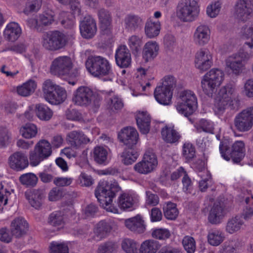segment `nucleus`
<instances>
[{"label": "nucleus", "instance_id": "nucleus-39", "mask_svg": "<svg viewBox=\"0 0 253 253\" xmlns=\"http://www.w3.org/2000/svg\"><path fill=\"white\" fill-rule=\"evenodd\" d=\"M160 29V23L159 21H148L145 24V32L148 38H153L158 36Z\"/></svg>", "mask_w": 253, "mask_h": 253}, {"label": "nucleus", "instance_id": "nucleus-1", "mask_svg": "<svg viewBox=\"0 0 253 253\" xmlns=\"http://www.w3.org/2000/svg\"><path fill=\"white\" fill-rule=\"evenodd\" d=\"M121 188L116 182L106 180L100 181L95 190V195L100 206L106 211L114 213H119L118 209L112 204L113 198Z\"/></svg>", "mask_w": 253, "mask_h": 253}, {"label": "nucleus", "instance_id": "nucleus-3", "mask_svg": "<svg viewBox=\"0 0 253 253\" xmlns=\"http://www.w3.org/2000/svg\"><path fill=\"white\" fill-rule=\"evenodd\" d=\"M222 157L226 161L232 159L234 163H239L245 155V143L243 141H236L230 146L227 140L221 141L219 146Z\"/></svg>", "mask_w": 253, "mask_h": 253}, {"label": "nucleus", "instance_id": "nucleus-22", "mask_svg": "<svg viewBox=\"0 0 253 253\" xmlns=\"http://www.w3.org/2000/svg\"><path fill=\"white\" fill-rule=\"evenodd\" d=\"M98 16L102 34L109 35L111 34V25L112 21L110 12L104 8H101L98 10Z\"/></svg>", "mask_w": 253, "mask_h": 253}, {"label": "nucleus", "instance_id": "nucleus-61", "mask_svg": "<svg viewBox=\"0 0 253 253\" xmlns=\"http://www.w3.org/2000/svg\"><path fill=\"white\" fill-rule=\"evenodd\" d=\"M109 108L114 111L121 109L124 104L122 99L117 96L111 97L108 101Z\"/></svg>", "mask_w": 253, "mask_h": 253}, {"label": "nucleus", "instance_id": "nucleus-43", "mask_svg": "<svg viewBox=\"0 0 253 253\" xmlns=\"http://www.w3.org/2000/svg\"><path fill=\"white\" fill-rule=\"evenodd\" d=\"M164 213L165 217L168 219L174 220L178 214L176 205L173 203H168L164 207Z\"/></svg>", "mask_w": 253, "mask_h": 253}, {"label": "nucleus", "instance_id": "nucleus-44", "mask_svg": "<svg viewBox=\"0 0 253 253\" xmlns=\"http://www.w3.org/2000/svg\"><path fill=\"white\" fill-rule=\"evenodd\" d=\"M224 236L220 231L215 230L209 232L208 236V242L212 246H217L224 240Z\"/></svg>", "mask_w": 253, "mask_h": 253}, {"label": "nucleus", "instance_id": "nucleus-20", "mask_svg": "<svg viewBox=\"0 0 253 253\" xmlns=\"http://www.w3.org/2000/svg\"><path fill=\"white\" fill-rule=\"evenodd\" d=\"M125 225L131 231L137 233H143L146 230L144 221L140 215L125 220Z\"/></svg>", "mask_w": 253, "mask_h": 253}, {"label": "nucleus", "instance_id": "nucleus-37", "mask_svg": "<svg viewBox=\"0 0 253 253\" xmlns=\"http://www.w3.org/2000/svg\"><path fill=\"white\" fill-rule=\"evenodd\" d=\"M134 200L132 197L128 194H123L119 199L118 206L121 210L131 211L134 209Z\"/></svg>", "mask_w": 253, "mask_h": 253}, {"label": "nucleus", "instance_id": "nucleus-5", "mask_svg": "<svg viewBox=\"0 0 253 253\" xmlns=\"http://www.w3.org/2000/svg\"><path fill=\"white\" fill-rule=\"evenodd\" d=\"M200 7L195 0H181L176 7V14L178 18L184 22H191L199 16Z\"/></svg>", "mask_w": 253, "mask_h": 253}, {"label": "nucleus", "instance_id": "nucleus-29", "mask_svg": "<svg viewBox=\"0 0 253 253\" xmlns=\"http://www.w3.org/2000/svg\"><path fill=\"white\" fill-rule=\"evenodd\" d=\"M21 33V30L19 25L15 22L9 23L4 31V38L9 42H15L20 37Z\"/></svg>", "mask_w": 253, "mask_h": 253}, {"label": "nucleus", "instance_id": "nucleus-51", "mask_svg": "<svg viewBox=\"0 0 253 253\" xmlns=\"http://www.w3.org/2000/svg\"><path fill=\"white\" fill-rule=\"evenodd\" d=\"M118 245L115 242L107 241L101 244L98 248V253H115Z\"/></svg>", "mask_w": 253, "mask_h": 253}, {"label": "nucleus", "instance_id": "nucleus-27", "mask_svg": "<svg viewBox=\"0 0 253 253\" xmlns=\"http://www.w3.org/2000/svg\"><path fill=\"white\" fill-rule=\"evenodd\" d=\"M68 137L70 145L76 149L90 141L89 139L80 131H72L68 133Z\"/></svg>", "mask_w": 253, "mask_h": 253}, {"label": "nucleus", "instance_id": "nucleus-58", "mask_svg": "<svg viewBox=\"0 0 253 253\" xmlns=\"http://www.w3.org/2000/svg\"><path fill=\"white\" fill-rule=\"evenodd\" d=\"M232 102L226 99L219 98L216 96L215 102V112L218 113H223Z\"/></svg>", "mask_w": 253, "mask_h": 253}, {"label": "nucleus", "instance_id": "nucleus-11", "mask_svg": "<svg viewBox=\"0 0 253 253\" xmlns=\"http://www.w3.org/2000/svg\"><path fill=\"white\" fill-rule=\"evenodd\" d=\"M94 97L95 94L91 88L81 86L74 92L72 100L77 105L86 107L91 103Z\"/></svg>", "mask_w": 253, "mask_h": 253}, {"label": "nucleus", "instance_id": "nucleus-33", "mask_svg": "<svg viewBox=\"0 0 253 253\" xmlns=\"http://www.w3.org/2000/svg\"><path fill=\"white\" fill-rule=\"evenodd\" d=\"M161 134L163 139L168 143H175L180 138V134L176 130L168 126L162 129Z\"/></svg>", "mask_w": 253, "mask_h": 253}, {"label": "nucleus", "instance_id": "nucleus-42", "mask_svg": "<svg viewBox=\"0 0 253 253\" xmlns=\"http://www.w3.org/2000/svg\"><path fill=\"white\" fill-rule=\"evenodd\" d=\"M94 161L98 164L105 165L107 163L108 152L102 147H96L94 149Z\"/></svg>", "mask_w": 253, "mask_h": 253}, {"label": "nucleus", "instance_id": "nucleus-21", "mask_svg": "<svg viewBox=\"0 0 253 253\" xmlns=\"http://www.w3.org/2000/svg\"><path fill=\"white\" fill-rule=\"evenodd\" d=\"M210 30L206 25H200L196 28L194 34V40L195 43L199 45L203 46L207 44L210 39Z\"/></svg>", "mask_w": 253, "mask_h": 253}, {"label": "nucleus", "instance_id": "nucleus-9", "mask_svg": "<svg viewBox=\"0 0 253 253\" xmlns=\"http://www.w3.org/2000/svg\"><path fill=\"white\" fill-rule=\"evenodd\" d=\"M180 100L176 106L177 111L185 117H189L195 111L197 105V98L191 90H184L179 94Z\"/></svg>", "mask_w": 253, "mask_h": 253}, {"label": "nucleus", "instance_id": "nucleus-24", "mask_svg": "<svg viewBox=\"0 0 253 253\" xmlns=\"http://www.w3.org/2000/svg\"><path fill=\"white\" fill-rule=\"evenodd\" d=\"M25 196L33 207L39 209L42 205L45 193L43 190L33 189L29 193L26 192Z\"/></svg>", "mask_w": 253, "mask_h": 253}, {"label": "nucleus", "instance_id": "nucleus-62", "mask_svg": "<svg viewBox=\"0 0 253 253\" xmlns=\"http://www.w3.org/2000/svg\"><path fill=\"white\" fill-rule=\"evenodd\" d=\"M54 21L53 16L51 14L45 13L40 15L39 17V23L40 27L42 26H47L52 24Z\"/></svg>", "mask_w": 253, "mask_h": 253}, {"label": "nucleus", "instance_id": "nucleus-49", "mask_svg": "<svg viewBox=\"0 0 253 253\" xmlns=\"http://www.w3.org/2000/svg\"><path fill=\"white\" fill-rule=\"evenodd\" d=\"M19 181L23 185L27 186H34L38 181V177L33 173H27L21 175Z\"/></svg>", "mask_w": 253, "mask_h": 253}, {"label": "nucleus", "instance_id": "nucleus-28", "mask_svg": "<svg viewBox=\"0 0 253 253\" xmlns=\"http://www.w3.org/2000/svg\"><path fill=\"white\" fill-rule=\"evenodd\" d=\"M245 60H242L238 54H236L229 57L226 60V66L230 68L234 74L238 75L244 69V65L243 62Z\"/></svg>", "mask_w": 253, "mask_h": 253}, {"label": "nucleus", "instance_id": "nucleus-48", "mask_svg": "<svg viewBox=\"0 0 253 253\" xmlns=\"http://www.w3.org/2000/svg\"><path fill=\"white\" fill-rule=\"evenodd\" d=\"M194 146L191 143H185L182 146V155L186 161H191L196 156Z\"/></svg>", "mask_w": 253, "mask_h": 253}, {"label": "nucleus", "instance_id": "nucleus-6", "mask_svg": "<svg viewBox=\"0 0 253 253\" xmlns=\"http://www.w3.org/2000/svg\"><path fill=\"white\" fill-rule=\"evenodd\" d=\"M224 73L218 69H212L207 73L201 81V86L204 93L212 97L223 80Z\"/></svg>", "mask_w": 253, "mask_h": 253}, {"label": "nucleus", "instance_id": "nucleus-23", "mask_svg": "<svg viewBox=\"0 0 253 253\" xmlns=\"http://www.w3.org/2000/svg\"><path fill=\"white\" fill-rule=\"evenodd\" d=\"M154 94L156 100L160 104L169 105L171 103L172 92L167 89L165 86L160 85L156 87Z\"/></svg>", "mask_w": 253, "mask_h": 253}, {"label": "nucleus", "instance_id": "nucleus-31", "mask_svg": "<svg viewBox=\"0 0 253 253\" xmlns=\"http://www.w3.org/2000/svg\"><path fill=\"white\" fill-rule=\"evenodd\" d=\"M111 230L112 227L108 223L104 221H100L96 225L94 231V235L92 237L93 240L96 241L101 240L107 237Z\"/></svg>", "mask_w": 253, "mask_h": 253}, {"label": "nucleus", "instance_id": "nucleus-56", "mask_svg": "<svg viewBox=\"0 0 253 253\" xmlns=\"http://www.w3.org/2000/svg\"><path fill=\"white\" fill-rule=\"evenodd\" d=\"M184 249L187 253H194L196 250V245L194 239L190 236L185 237L182 241Z\"/></svg>", "mask_w": 253, "mask_h": 253}, {"label": "nucleus", "instance_id": "nucleus-2", "mask_svg": "<svg viewBox=\"0 0 253 253\" xmlns=\"http://www.w3.org/2000/svg\"><path fill=\"white\" fill-rule=\"evenodd\" d=\"M72 68L73 63L69 57L59 56L52 61L50 72L51 74L60 77L76 78L79 73L77 69H72Z\"/></svg>", "mask_w": 253, "mask_h": 253}, {"label": "nucleus", "instance_id": "nucleus-7", "mask_svg": "<svg viewBox=\"0 0 253 253\" xmlns=\"http://www.w3.org/2000/svg\"><path fill=\"white\" fill-rule=\"evenodd\" d=\"M42 91L46 100L52 104H61L67 98L65 89L55 84L50 80H47L44 82L42 84Z\"/></svg>", "mask_w": 253, "mask_h": 253}, {"label": "nucleus", "instance_id": "nucleus-50", "mask_svg": "<svg viewBox=\"0 0 253 253\" xmlns=\"http://www.w3.org/2000/svg\"><path fill=\"white\" fill-rule=\"evenodd\" d=\"M63 213L61 211H56L51 213L48 217V223L53 226H58L63 224Z\"/></svg>", "mask_w": 253, "mask_h": 253}, {"label": "nucleus", "instance_id": "nucleus-32", "mask_svg": "<svg viewBox=\"0 0 253 253\" xmlns=\"http://www.w3.org/2000/svg\"><path fill=\"white\" fill-rule=\"evenodd\" d=\"M35 110L37 117L42 121H49L53 116L52 110L43 103L36 104L35 106Z\"/></svg>", "mask_w": 253, "mask_h": 253}, {"label": "nucleus", "instance_id": "nucleus-60", "mask_svg": "<svg viewBox=\"0 0 253 253\" xmlns=\"http://www.w3.org/2000/svg\"><path fill=\"white\" fill-rule=\"evenodd\" d=\"M152 236L157 239L164 240L170 237V233L167 229L158 228L153 230Z\"/></svg>", "mask_w": 253, "mask_h": 253}, {"label": "nucleus", "instance_id": "nucleus-26", "mask_svg": "<svg viewBox=\"0 0 253 253\" xmlns=\"http://www.w3.org/2000/svg\"><path fill=\"white\" fill-rule=\"evenodd\" d=\"M136 123L141 133L146 134L150 128L151 119L146 112H139L135 117Z\"/></svg>", "mask_w": 253, "mask_h": 253}, {"label": "nucleus", "instance_id": "nucleus-47", "mask_svg": "<svg viewBox=\"0 0 253 253\" xmlns=\"http://www.w3.org/2000/svg\"><path fill=\"white\" fill-rule=\"evenodd\" d=\"M122 248L126 253H138V245L133 240L125 239L122 242Z\"/></svg>", "mask_w": 253, "mask_h": 253}, {"label": "nucleus", "instance_id": "nucleus-10", "mask_svg": "<svg viewBox=\"0 0 253 253\" xmlns=\"http://www.w3.org/2000/svg\"><path fill=\"white\" fill-rule=\"evenodd\" d=\"M234 124L236 129L240 132L250 130L253 126V106L239 113L234 119Z\"/></svg>", "mask_w": 253, "mask_h": 253}, {"label": "nucleus", "instance_id": "nucleus-19", "mask_svg": "<svg viewBox=\"0 0 253 253\" xmlns=\"http://www.w3.org/2000/svg\"><path fill=\"white\" fill-rule=\"evenodd\" d=\"M28 230V223L22 217L14 218L11 222V233L16 238H20L25 235Z\"/></svg>", "mask_w": 253, "mask_h": 253}, {"label": "nucleus", "instance_id": "nucleus-13", "mask_svg": "<svg viewBox=\"0 0 253 253\" xmlns=\"http://www.w3.org/2000/svg\"><path fill=\"white\" fill-rule=\"evenodd\" d=\"M120 141L128 148L134 147L138 139L137 130L132 127H126L122 129L118 134Z\"/></svg>", "mask_w": 253, "mask_h": 253}, {"label": "nucleus", "instance_id": "nucleus-14", "mask_svg": "<svg viewBox=\"0 0 253 253\" xmlns=\"http://www.w3.org/2000/svg\"><path fill=\"white\" fill-rule=\"evenodd\" d=\"M8 164L11 169L19 171L27 168L29 163L26 154L17 151L10 156L8 158Z\"/></svg>", "mask_w": 253, "mask_h": 253}, {"label": "nucleus", "instance_id": "nucleus-12", "mask_svg": "<svg viewBox=\"0 0 253 253\" xmlns=\"http://www.w3.org/2000/svg\"><path fill=\"white\" fill-rule=\"evenodd\" d=\"M253 11V0H239L235 5V15L242 21L248 20Z\"/></svg>", "mask_w": 253, "mask_h": 253}, {"label": "nucleus", "instance_id": "nucleus-41", "mask_svg": "<svg viewBox=\"0 0 253 253\" xmlns=\"http://www.w3.org/2000/svg\"><path fill=\"white\" fill-rule=\"evenodd\" d=\"M242 60H248L253 57V39L251 42H245L237 53Z\"/></svg>", "mask_w": 253, "mask_h": 253}, {"label": "nucleus", "instance_id": "nucleus-36", "mask_svg": "<svg viewBox=\"0 0 253 253\" xmlns=\"http://www.w3.org/2000/svg\"><path fill=\"white\" fill-rule=\"evenodd\" d=\"M235 85L232 83H229L222 86L219 90L217 96L219 98H222L233 102L235 93Z\"/></svg>", "mask_w": 253, "mask_h": 253}, {"label": "nucleus", "instance_id": "nucleus-46", "mask_svg": "<svg viewBox=\"0 0 253 253\" xmlns=\"http://www.w3.org/2000/svg\"><path fill=\"white\" fill-rule=\"evenodd\" d=\"M243 224V222L241 217L236 216L228 220L226 225V231L230 233H233L239 230Z\"/></svg>", "mask_w": 253, "mask_h": 253}, {"label": "nucleus", "instance_id": "nucleus-45", "mask_svg": "<svg viewBox=\"0 0 253 253\" xmlns=\"http://www.w3.org/2000/svg\"><path fill=\"white\" fill-rule=\"evenodd\" d=\"M20 132L24 137L29 139L36 135L38 129L36 126L34 124L28 123L21 128Z\"/></svg>", "mask_w": 253, "mask_h": 253}, {"label": "nucleus", "instance_id": "nucleus-63", "mask_svg": "<svg viewBox=\"0 0 253 253\" xmlns=\"http://www.w3.org/2000/svg\"><path fill=\"white\" fill-rule=\"evenodd\" d=\"M143 159L151 167L154 169L158 165L157 158L156 155L150 151H147L144 155Z\"/></svg>", "mask_w": 253, "mask_h": 253}, {"label": "nucleus", "instance_id": "nucleus-64", "mask_svg": "<svg viewBox=\"0 0 253 253\" xmlns=\"http://www.w3.org/2000/svg\"><path fill=\"white\" fill-rule=\"evenodd\" d=\"M220 5L219 2H215L208 6L207 13L211 18L215 17L219 13L220 10Z\"/></svg>", "mask_w": 253, "mask_h": 253}, {"label": "nucleus", "instance_id": "nucleus-57", "mask_svg": "<svg viewBox=\"0 0 253 253\" xmlns=\"http://www.w3.org/2000/svg\"><path fill=\"white\" fill-rule=\"evenodd\" d=\"M46 159L34 148V150L31 151L29 154L30 165L35 167L38 166L42 161Z\"/></svg>", "mask_w": 253, "mask_h": 253}, {"label": "nucleus", "instance_id": "nucleus-17", "mask_svg": "<svg viewBox=\"0 0 253 253\" xmlns=\"http://www.w3.org/2000/svg\"><path fill=\"white\" fill-rule=\"evenodd\" d=\"M115 60L117 65L122 68H126L130 66L131 54L126 45H121L116 50Z\"/></svg>", "mask_w": 253, "mask_h": 253}, {"label": "nucleus", "instance_id": "nucleus-38", "mask_svg": "<svg viewBox=\"0 0 253 253\" xmlns=\"http://www.w3.org/2000/svg\"><path fill=\"white\" fill-rule=\"evenodd\" d=\"M160 247L159 242L154 240H149L141 244L139 251L140 253H156Z\"/></svg>", "mask_w": 253, "mask_h": 253}, {"label": "nucleus", "instance_id": "nucleus-52", "mask_svg": "<svg viewBox=\"0 0 253 253\" xmlns=\"http://www.w3.org/2000/svg\"><path fill=\"white\" fill-rule=\"evenodd\" d=\"M12 140L11 134L5 127L0 128V146L5 147L9 145Z\"/></svg>", "mask_w": 253, "mask_h": 253}, {"label": "nucleus", "instance_id": "nucleus-54", "mask_svg": "<svg viewBox=\"0 0 253 253\" xmlns=\"http://www.w3.org/2000/svg\"><path fill=\"white\" fill-rule=\"evenodd\" d=\"M151 165H149L143 158L141 162L136 164L134 166V170L141 174H148L154 169L151 167Z\"/></svg>", "mask_w": 253, "mask_h": 253}, {"label": "nucleus", "instance_id": "nucleus-18", "mask_svg": "<svg viewBox=\"0 0 253 253\" xmlns=\"http://www.w3.org/2000/svg\"><path fill=\"white\" fill-rule=\"evenodd\" d=\"M226 214V211L223 204L215 203L210 211L208 219L211 224L216 225L220 223Z\"/></svg>", "mask_w": 253, "mask_h": 253}, {"label": "nucleus", "instance_id": "nucleus-15", "mask_svg": "<svg viewBox=\"0 0 253 253\" xmlns=\"http://www.w3.org/2000/svg\"><path fill=\"white\" fill-rule=\"evenodd\" d=\"M80 29L82 37L91 39L95 35L97 27L95 20L90 16H85L81 22Z\"/></svg>", "mask_w": 253, "mask_h": 253}, {"label": "nucleus", "instance_id": "nucleus-55", "mask_svg": "<svg viewBox=\"0 0 253 253\" xmlns=\"http://www.w3.org/2000/svg\"><path fill=\"white\" fill-rule=\"evenodd\" d=\"M199 131L202 130L208 133H213L214 128L211 122L205 119H201L197 125Z\"/></svg>", "mask_w": 253, "mask_h": 253}, {"label": "nucleus", "instance_id": "nucleus-40", "mask_svg": "<svg viewBox=\"0 0 253 253\" xmlns=\"http://www.w3.org/2000/svg\"><path fill=\"white\" fill-rule=\"evenodd\" d=\"M34 148L45 159L48 158L52 154L51 144L46 140H40Z\"/></svg>", "mask_w": 253, "mask_h": 253}, {"label": "nucleus", "instance_id": "nucleus-4", "mask_svg": "<svg viewBox=\"0 0 253 253\" xmlns=\"http://www.w3.org/2000/svg\"><path fill=\"white\" fill-rule=\"evenodd\" d=\"M88 72L95 77H102L112 73L111 65L105 57L98 55H89L85 61Z\"/></svg>", "mask_w": 253, "mask_h": 253}, {"label": "nucleus", "instance_id": "nucleus-8", "mask_svg": "<svg viewBox=\"0 0 253 253\" xmlns=\"http://www.w3.org/2000/svg\"><path fill=\"white\" fill-rule=\"evenodd\" d=\"M68 42V37L64 33L54 31L44 35L42 38V45L47 50L55 51L64 48Z\"/></svg>", "mask_w": 253, "mask_h": 253}, {"label": "nucleus", "instance_id": "nucleus-35", "mask_svg": "<svg viewBox=\"0 0 253 253\" xmlns=\"http://www.w3.org/2000/svg\"><path fill=\"white\" fill-rule=\"evenodd\" d=\"M138 156V153L134 147H127L121 155L122 161L125 165H131L136 161Z\"/></svg>", "mask_w": 253, "mask_h": 253}, {"label": "nucleus", "instance_id": "nucleus-53", "mask_svg": "<svg viewBox=\"0 0 253 253\" xmlns=\"http://www.w3.org/2000/svg\"><path fill=\"white\" fill-rule=\"evenodd\" d=\"M141 44L142 41L137 36H132L128 39V45L134 54L140 51Z\"/></svg>", "mask_w": 253, "mask_h": 253}, {"label": "nucleus", "instance_id": "nucleus-34", "mask_svg": "<svg viewBox=\"0 0 253 253\" xmlns=\"http://www.w3.org/2000/svg\"><path fill=\"white\" fill-rule=\"evenodd\" d=\"M37 84L34 80H29L21 86L17 87L18 94L22 96H28L32 94L35 90Z\"/></svg>", "mask_w": 253, "mask_h": 253}, {"label": "nucleus", "instance_id": "nucleus-16", "mask_svg": "<svg viewBox=\"0 0 253 253\" xmlns=\"http://www.w3.org/2000/svg\"><path fill=\"white\" fill-rule=\"evenodd\" d=\"M195 66L201 71H205L210 69L212 64V56L209 50L201 49L196 54Z\"/></svg>", "mask_w": 253, "mask_h": 253}, {"label": "nucleus", "instance_id": "nucleus-30", "mask_svg": "<svg viewBox=\"0 0 253 253\" xmlns=\"http://www.w3.org/2000/svg\"><path fill=\"white\" fill-rule=\"evenodd\" d=\"M126 28L131 31L140 29L143 25V19L137 15L128 14L124 20Z\"/></svg>", "mask_w": 253, "mask_h": 253}, {"label": "nucleus", "instance_id": "nucleus-59", "mask_svg": "<svg viewBox=\"0 0 253 253\" xmlns=\"http://www.w3.org/2000/svg\"><path fill=\"white\" fill-rule=\"evenodd\" d=\"M50 253H69V249L67 245L63 243L52 242L50 244Z\"/></svg>", "mask_w": 253, "mask_h": 253}, {"label": "nucleus", "instance_id": "nucleus-25", "mask_svg": "<svg viewBox=\"0 0 253 253\" xmlns=\"http://www.w3.org/2000/svg\"><path fill=\"white\" fill-rule=\"evenodd\" d=\"M159 50V46L156 42H146L142 51L143 59L146 62L152 61L158 55Z\"/></svg>", "mask_w": 253, "mask_h": 253}]
</instances>
